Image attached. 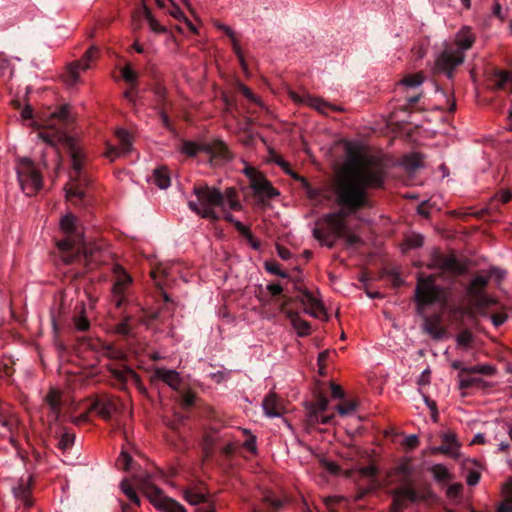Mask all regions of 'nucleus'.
<instances>
[{
  "mask_svg": "<svg viewBox=\"0 0 512 512\" xmlns=\"http://www.w3.org/2000/svg\"><path fill=\"white\" fill-rule=\"evenodd\" d=\"M264 266L266 271L271 274L280 276L282 278H286L288 276V274L281 269L280 264L275 261H266Z\"/></svg>",
  "mask_w": 512,
  "mask_h": 512,
  "instance_id": "de8ad7c7",
  "label": "nucleus"
},
{
  "mask_svg": "<svg viewBox=\"0 0 512 512\" xmlns=\"http://www.w3.org/2000/svg\"><path fill=\"white\" fill-rule=\"evenodd\" d=\"M238 89L249 101L259 106H262L261 100L256 95H254L253 92L247 86H245L244 84H239Z\"/></svg>",
  "mask_w": 512,
  "mask_h": 512,
  "instance_id": "3c124183",
  "label": "nucleus"
},
{
  "mask_svg": "<svg viewBox=\"0 0 512 512\" xmlns=\"http://www.w3.org/2000/svg\"><path fill=\"white\" fill-rule=\"evenodd\" d=\"M480 480V475L478 472L476 471H471L469 472V474L467 475V479H466V482L469 486H474L476 485Z\"/></svg>",
  "mask_w": 512,
  "mask_h": 512,
  "instance_id": "69168bd1",
  "label": "nucleus"
},
{
  "mask_svg": "<svg viewBox=\"0 0 512 512\" xmlns=\"http://www.w3.org/2000/svg\"><path fill=\"white\" fill-rule=\"evenodd\" d=\"M478 382H479V380L477 378H471V377L464 378V377L459 376V388L460 389L471 388L474 385H476Z\"/></svg>",
  "mask_w": 512,
  "mask_h": 512,
  "instance_id": "4d7b16f0",
  "label": "nucleus"
},
{
  "mask_svg": "<svg viewBox=\"0 0 512 512\" xmlns=\"http://www.w3.org/2000/svg\"><path fill=\"white\" fill-rule=\"evenodd\" d=\"M424 243V238L420 234H411L408 235L405 239V244L408 248H418L421 247Z\"/></svg>",
  "mask_w": 512,
  "mask_h": 512,
  "instance_id": "8fccbe9b",
  "label": "nucleus"
},
{
  "mask_svg": "<svg viewBox=\"0 0 512 512\" xmlns=\"http://www.w3.org/2000/svg\"><path fill=\"white\" fill-rule=\"evenodd\" d=\"M404 445L409 449H414L419 445V438L417 435H410L405 438Z\"/></svg>",
  "mask_w": 512,
  "mask_h": 512,
  "instance_id": "680f3d73",
  "label": "nucleus"
},
{
  "mask_svg": "<svg viewBox=\"0 0 512 512\" xmlns=\"http://www.w3.org/2000/svg\"><path fill=\"white\" fill-rule=\"evenodd\" d=\"M262 407L268 417H280L284 413L282 402L274 393H270L264 398Z\"/></svg>",
  "mask_w": 512,
  "mask_h": 512,
  "instance_id": "5701e85b",
  "label": "nucleus"
},
{
  "mask_svg": "<svg viewBox=\"0 0 512 512\" xmlns=\"http://www.w3.org/2000/svg\"><path fill=\"white\" fill-rule=\"evenodd\" d=\"M129 319L126 318L123 322L116 326V332L122 335H127L130 332Z\"/></svg>",
  "mask_w": 512,
  "mask_h": 512,
  "instance_id": "e2e57ef3",
  "label": "nucleus"
},
{
  "mask_svg": "<svg viewBox=\"0 0 512 512\" xmlns=\"http://www.w3.org/2000/svg\"><path fill=\"white\" fill-rule=\"evenodd\" d=\"M289 96L295 103L303 104L308 107L314 108L315 110L319 111L320 113L325 114L329 110H336V108L333 105L323 101L320 98L312 97L308 94H304L301 96L294 91H290Z\"/></svg>",
  "mask_w": 512,
  "mask_h": 512,
  "instance_id": "f3484780",
  "label": "nucleus"
},
{
  "mask_svg": "<svg viewBox=\"0 0 512 512\" xmlns=\"http://www.w3.org/2000/svg\"><path fill=\"white\" fill-rule=\"evenodd\" d=\"M71 161L73 172L70 174V182L66 185V199L72 202L74 205L78 204V200H82L85 197V191L83 184L86 179L81 177V169L83 166L84 156L78 149H71Z\"/></svg>",
  "mask_w": 512,
  "mask_h": 512,
  "instance_id": "6e6552de",
  "label": "nucleus"
},
{
  "mask_svg": "<svg viewBox=\"0 0 512 512\" xmlns=\"http://www.w3.org/2000/svg\"><path fill=\"white\" fill-rule=\"evenodd\" d=\"M144 14L151 31L155 33L166 32V28L153 17L151 11L148 8L144 9Z\"/></svg>",
  "mask_w": 512,
  "mask_h": 512,
  "instance_id": "58836bf2",
  "label": "nucleus"
},
{
  "mask_svg": "<svg viewBox=\"0 0 512 512\" xmlns=\"http://www.w3.org/2000/svg\"><path fill=\"white\" fill-rule=\"evenodd\" d=\"M512 199V193L509 190H503L496 194L494 197L495 201H499L502 204L509 202Z\"/></svg>",
  "mask_w": 512,
  "mask_h": 512,
  "instance_id": "052dcab7",
  "label": "nucleus"
},
{
  "mask_svg": "<svg viewBox=\"0 0 512 512\" xmlns=\"http://www.w3.org/2000/svg\"><path fill=\"white\" fill-rule=\"evenodd\" d=\"M74 440V434L64 433L59 440L58 446L61 450H66L73 445Z\"/></svg>",
  "mask_w": 512,
  "mask_h": 512,
  "instance_id": "603ef678",
  "label": "nucleus"
},
{
  "mask_svg": "<svg viewBox=\"0 0 512 512\" xmlns=\"http://www.w3.org/2000/svg\"><path fill=\"white\" fill-rule=\"evenodd\" d=\"M152 181L160 189H166L171 184L169 171L166 167L156 168L152 175Z\"/></svg>",
  "mask_w": 512,
  "mask_h": 512,
  "instance_id": "c756f323",
  "label": "nucleus"
},
{
  "mask_svg": "<svg viewBox=\"0 0 512 512\" xmlns=\"http://www.w3.org/2000/svg\"><path fill=\"white\" fill-rule=\"evenodd\" d=\"M113 271L116 280L113 284L112 292L115 295H122L131 284L132 278L121 265H115Z\"/></svg>",
  "mask_w": 512,
  "mask_h": 512,
  "instance_id": "4be33fe9",
  "label": "nucleus"
},
{
  "mask_svg": "<svg viewBox=\"0 0 512 512\" xmlns=\"http://www.w3.org/2000/svg\"><path fill=\"white\" fill-rule=\"evenodd\" d=\"M462 489H463V485L461 483L451 484L447 488L446 495L450 499H455L461 494Z\"/></svg>",
  "mask_w": 512,
  "mask_h": 512,
  "instance_id": "864d4df0",
  "label": "nucleus"
},
{
  "mask_svg": "<svg viewBox=\"0 0 512 512\" xmlns=\"http://www.w3.org/2000/svg\"><path fill=\"white\" fill-rule=\"evenodd\" d=\"M277 253H278V256L283 259V260H288L291 258L292 254L291 252L289 251V249H287L286 247L284 246H281V245H277Z\"/></svg>",
  "mask_w": 512,
  "mask_h": 512,
  "instance_id": "338daca9",
  "label": "nucleus"
},
{
  "mask_svg": "<svg viewBox=\"0 0 512 512\" xmlns=\"http://www.w3.org/2000/svg\"><path fill=\"white\" fill-rule=\"evenodd\" d=\"M393 502L390 512H403L407 502H418L426 499L424 493H418L410 484H403L392 491Z\"/></svg>",
  "mask_w": 512,
  "mask_h": 512,
  "instance_id": "f8f14e48",
  "label": "nucleus"
},
{
  "mask_svg": "<svg viewBox=\"0 0 512 512\" xmlns=\"http://www.w3.org/2000/svg\"><path fill=\"white\" fill-rule=\"evenodd\" d=\"M357 406H358L357 402H355L353 400H349L342 404L337 405L336 410L341 416H348V415H352L356 411Z\"/></svg>",
  "mask_w": 512,
  "mask_h": 512,
  "instance_id": "a19ab883",
  "label": "nucleus"
},
{
  "mask_svg": "<svg viewBox=\"0 0 512 512\" xmlns=\"http://www.w3.org/2000/svg\"><path fill=\"white\" fill-rule=\"evenodd\" d=\"M147 496L150 502L163 512H186L185 508L172 498L165 496L158 488L153 487Z\"/></svg>",
  "mask_w": 512,
  "mask_h": 512,
  "instance_id": "2eb2a0df",
  "label": "nucleus"
},
{
  "mask_svg": "<svg viewBox=\"0 0 512 512\" xmlns=\"http://www.w3.org/2000/svg\"><path fill=\"white\" fill-rule=\"evenodd\" d=\"M60 229L66 238L57 242L61 258L65 264L84 261L89 269H93L104 261L105 252L95 244L83 241V231L78 218L67 213L60 219Z\"/></svg>",
  "mask_w": 512,
  "mask_h": 512,
  "instance_id": "f03ea898",
  "label": "nucleus"
},
{
  "mask_svg": "<svg viewBox=\"0 0 512 512\" xmlns=\"http://www.w3.org/2000/svg\"><path fill=\"white\" fill-rule=\"evenodd\" d=\"M243 172L249 179L250 187L260 202L264 203L280 195L279 191L256 168L247 166Z\"/></svg>",
  "mask_w": 512,
  "mask_h": 512,
  "instance_id": "9d476101",
  "label": "nucleus"
},
{
  "mask_svg": "<svg viewBox=\"0 0 512 512\" xmlns=\"http://www.w3.org/2000/svg\"><path fill=\"white\" fill-rule=\"evenodd\" d=\"M346 221L341 213H328L316 223L313 236L321 245L332 248L345 232Z\"/></svg>",
  "mask_w": 512,
  "mask_h": 512,
  "instance_id": "423d86ee",
  "label": "nucleus"
},
{
  "mask_svg": "<svg viewBox=\"0 0 512 512\" xmlns=\"http://www.w3.org/2000/svg\"><path fill=\"white\" fill-rule=\"evenodd\" d=\"M434 266L455 275H461L467 270V266L453 255L439 257L435 260Z\"/></svg>",
  "mask_w": 512,
  "mask_h": 512,
  "instance_id": "a211bd4d",
  "label": "nucleus"
},
{
  "mask_svg": "<svg viewBox=\"0 0 512 512\" xmlns=\"http://www.w3.org/2000/svg\"><path fill=\"white\" fill-rule=\"evenodd\" d=\"M287 317L289 318L291 325L296 330L298 336L305 337L311 333L310 324L301 318L299 313L297 312H287Z\"/></svg>",
  "mask_w": 512,
  "mask_h": 512,
  "instance_id": "393cba45",
  "label": "nucleus"
},
{
  "mask_svg": "<svg viewBox=\"0 0 512 512\" xmlns=\"http://www.w3.org/2000/svg\"><path fill=\"white\" fill-rule=\"evenodd\" d=\"M488 282V277L478 275L472 279L467 287L469 304L465 308L464 312L470 318H475L478 315L485 316L487 314V309L496 303L494 298L488 296L484 292Z\"/></svg>",
  "mask_w": 512,
  "mask_h": 512,
  "instance_id": "39448f33",
  "label": "nucleus"
},
{
  "mask_svg": "<svg viewBox=\"0 0 512 512\" xmlns=\"http://www.w3.org/2000/svg\"><path fill=\"white\" fill-rule=\"evenodd\" d=\"M16 173L19 185L27 196H34L42 189V174L31 160L20 159L16 165Z\"/></svg>",
  "mask_w": 512,
  "mask_h": 512,
  "instance_id": "0eeeda50",
  "label": "nucleus"
},
{
  "mask_svg": "<svg viewBox=\"0 0 512 512\" xmlns=\"http://www.w3.org/2000/svg\"><path fill=\"white\" fill-rule=\"evenodd\" d=\"M442 445L437 447L435 450L444 454L454 455L459 447L457 442L456 434L453 432H446L442 436Z\"/></svg>",
  "mask_w": 512,
  "mask_h": 512,
  "instance_id": "cd10ccee",
  "label": "nucleus"
},
{
  "mask_svg": "<svg viewBox=\"0 0 512 512\" xmlns=\"http://www.w3.org/2000/svg\"><path fill=\"white\" fill-rule=\"evenodd\" d=\"M340 238H343L349 246H355L361 242V238L351 231L347 224H345V232H343Z\"/></svg>",
  "mask_w": 512,
  "mask_h": 512,
  "instance_id": "c03bdc74",
  "label": "nucleus"
},
{
  "mask_svg": "<svg viewBox=\"0 0 512 512\" xmlns=\"http://www.w3.org/2000/svg\"><path fill=\"white\" fill-rule=\"evenodd\" d=\"M153 379H158L165 382L169 387L174 390L179 389L181 385V378L177 371L157 367L154 370Z\"/></svg>",
  "mask_w": 512,
  "mask_h": 512,
  "instance_id": "aec40b11",
  "label": "nucleus"
},
{
  "mask_svg": "<svg viewBox=\"0 0 512 512\" xmlns=\"http://www.w3.org/2000/svg\"><path fill=\"white\" fill-rule=\"evenodd\" d=\"M169 276V269L165 265L161 264L151 271V277L154 279L158 286L161 285L158 278H166Z\"/></svg>",
  "mask_w": 512,
  "mask_h": 512,
  "instance_id": "09e8293b",
  "label": "nucleus"
},
{
  "mask_svg": "<svg viewBox=\"0 0 512 512\" xmlns=\"http://www.w3.org/2000/svg\"><path fill=\"white\" fill-rule=\"evenodd\" d=\"M123 79L131 85H137L138 74L132 69L130 64H126L122 69Z\"/></svg>",
  "mask_w": 512,
  "mask_h": 512,
  "instance_id": "37998d69",
  "label": "nucleus"
},
{
  "mask_svg": "<svg viewBox=\"0 0 512 512\" xmlns=\"http://www.w3.org/2000/svg\"><path fill=\"white\" fill-rule=\"evenodd\" d=\"M469 373H477V374H483L487 376L495 375L497 372V369L495 366L490 364H480L469 367Z\"/></svg>",
  "mask_w": 512,
  "mask_h": 512,
  "instance_id": "ea45409f",
  "label": "nucleus"
},
{
  "mask_svg": "<svg viewBox=\"0 0 512 512\" xmlns=\"http://www.w3.org/2000/svg\"><path fill=\"white\" fill-rule=\"evenodd\" d=\"M69 106L62 105L55 110L50 108L43 110L34 118L33 110L26 106L21 111L23 120H31L30 125L41 128L37 136L50 146H57L68 140L62 124L68 120Z\"/></svg>",
  "mask_w": 512,
  "mask_h": 512,
  "instance_id": "20e7f679",
  "label": "nucleus"
},
{
  "mask_svg": "<svg viewBox=\"0 0 512 512\" xmlns=\"http://www.w3.org/2000/svg\"><path fill=\"white\" fill-rule=\"evenodd\" d=\"M90 410L95 411L102 418H109L112 412V405L108 402H104L101 400H95L91 406Z\"/></svg>",
  "mask_w": 512,
  "mask_h": 512,
  "instance_id": "2f4dec72",
  "label": "nucleus"
},
{
  "mask_svg": "<svg viewBox=\"0 0 512 512\" xmlns=\"http://www.w3.org/2000/svg\"><path fill=\"white\" fill-rule=\"evenodd\" d=\"M115 135L119 140V146L107 145V150L104 153V156L110 161L130 152L132 148L130 134L125 129H117Z\"/></svg>",
  "mask_w": 512,
  "mask_h": 512,
  "instance_id": "dca6fc26",
  "label": "nucleus"
},
{
  "mask_svg": "<svg viewBox=\"0 0 512 512\" xmlns=\"http://www.w3.org/2000/svg\"><path fill=\"white\" fill-rule=\"evenodd\" d=\"M415 297L416 302L420 306L446 301L444 290L435 285V278L433 276L418 278Z\"/></svg>",
  "mask_w": 512,
  "mask_h": 512,
  "instance_id": "1a4fd4ad",
  "label": "nucleus"
},
{
  "mask_svg": "<svg viewBox=\"0 0 512 512\" xmlns=\"http://www.w3.org/2000/svg\"><path fill=\"white\" fill-rule=\"evenodd\" d=\"M131 457L126 452H121L120 456L117 459V466L123 470H128L131 464Z\"/></svg>",
  "mask_w": 512,
  "mask_h": 512,
  "instance_id": "5fc2aeb1",
  "label": "nucleus"
},
{
  "mask_svg": "<svg viewBox=\"0 0 512 512\" xmlns=\"http://www.w3.org/2000/svg\"><path fill=\"white\" fill-rule=\"evenodd\" d=\"M464 59L465 54L461 51L446 47L436 59V68L451 79L455 68L460 66L464 62Z\"/></svg>",
  "mask_w": 512,
  "mask_h": 512,
  "instance_id": "ddd939ff",
  "label": "nucleus"
},
{
  "mask_svg": "<svg viewBox=\"0 0 512 512\" xmlns=\"http://www.w3.org/2000/svg\"><path fill=\"white\" fill-rule=\"evenodd\" d=\"M430 471H431L433 477L435 478V480H437L439 482L446 481L451 478L450 472L442 464L433 465L431 467Z\"/></svg>",
  "mask_w": 512,
  "mask_h": 512,
  "instance_id": "f704fd0d",
  "label": "nucleus"
},
{
  "mask_svg": "<svg viewBox=\"0 0 512 512\" xmlns=\"http://www.w3.org/2000/svg\"><path fill=\"white\" fill-rule=\"evenodd\" d=\"M185 500L195 508L210 500L205 494L195 490H187L184 494Z\"/></svg>",
  "mask_w": 512,
  "mask_h": 512,
  "instance_id": "473e14b6",
  "label": "nucleus"
},
{
  "mask_svg": "<svg viewBox=\"0 0 512 512\" xmlns=\"http://www.w3.org/2000/svg\"><path fill=\"white\" fill-rule=\"evenodd\" d=\"M276 163L283 169V171L286 174L292 176L293 178H295L297 180H300L301 177L291 170L290 165L287 161H285L283 159H277Z\"/></svg>",
  "mask_w": 512,
  "mask_h": 512,
  "instance_id": "13d9d810",
  "label": "nucleus"
},
{
  "mask_svg": "<svg viewBox=\"0 0 512 512\" xmlns=\"http://www.w3.org/2000/svg\"><path fill=\"white\" fill-rule=\"evenodd\" d=\"M233 225L235 226L236 230L239 233H241L242 235H244L246 237H251L249 228L247 226H245L242 222L237 220V221H235V223Z\"/></svg>",
  "mask_w": 512,
  "mask_h": 512,
  "instance_id": "774afa93",
  "label": "nucleus"
},
{
  "mask_svg": "<svg viewBox=\"0 0 512 512\" xmlns=\"http://www.w3.org/2000/svg\"><path fill=\"white\" fill-rule=\"evenodd\" d=\"M472 341H473V335L468 330L461 331L456 337L457 345L464 347V348H468L470 346V344L472 343Z\"/></svg>",
  "mask_w": 512,
  "mask_h": 512,
  "instance_id": "49530a36",
  "label": "nucleus"
},
{
  "mask_svg": "<svg viewBox=\"0 0 512 512\" xmlns=\"http://www.w3.org/2000/svg\"><path fill=\"white\" fill-rule=\"evenodd\" d=\"M502 501L496 512H512V478L502 484Z\"/></svg>",
  "mask_w": 512,
  "mask_h": 512,
  "instance_id": "a878e982",
  "label": "nucleus"
},
{
  "mask_svg": "<svg viewBox=\"0 0 512 512\" xmlns=\"http://www.w3.org/2000/svg\"><path fill=\"white\" fill-rule=\"evenodd\" d=\"M114 377L121 383L132 382L136 385L140 392H145L146 389L141 381L140 376L131 368L123 367L121 369H115L113 371Z\"/></svg>",
  "mask_w": 512,
  "mask_h": 512,
  "instance_id": "412c9836",
  "label": "nucleus"
},
{
  "mask_svg": "<svg viewBox=\"0 0 512 512\" xmlns=\"http://www.w3.org/2000/svg\"><path fill=\"white\" fill-rule=\"evenodd\" d=\"M384 180L385 169L379 158L352 155L335 174L332 188L336 203L350 211L367 207L368 190L381 188Z\"/></svg>",
  "mask_w": 512,
  "mask_h": 512,
  "instance_id": "f257e3e1",
  "label": "nucleus"
},
{
  "mask_svg": "<svg viewBox=\"0 0 512 512\" xmlns=\"http://www.w3.org/2000/svg\"><path fill=\"white\" fill-rule=\"evenodd\" d=\"M194 512H215L214 505L211 500L206 501L194 509Z\"/></svg>",
  "mask_w": 512,
  "mask_h": 512,
  "instance_id": "0e129e2a",
  "label": "nucleus"
},
{
  "mask_svg": "<svg viewBox=\"0 0 512 512\" xmlns=\"http://www.w3.org/2000/svg\"><path fill=\"white\" fill-rule=\"evenodd\" d=\"M193 193L196 196L195 201H189V208L198 216L204 219L216 221L219 215L216 208L223 212L227 209L240 211L243 206L239 200L237 190L233 187L226 188L222 193L219 189L208 185H195Z\"/></svg>",
  "mask_w": 512,
  "mask_h": 512,
  "instance_id": "7ed1b4c3",
  "label": "nucleus"
},
{
  "mask_svg": "<svg viewBox=\"0 0 512 512\" xmlns=\"http://www.w3.org/2000/svg\"><path fill=\"white\" fill-rule=\"evenodd\" d=\"M99 57V48L91 46L81 59L74 61L68 65L64 81L69 86L76 85L80 80V73L90 68V63Z\"/></svg>",
  "mask_w": 512,
  "mask_h": 512,
  "instance_id": "9b49d317",
  "label": "nucleus"
},
{
  "mask_svg": "<svg viewBox=\"0 0 512 512\" xmlns=\"http://www.w3.org/2000/svg\"><path fill=\"white\" fill-rule=\"evenodd\" d=\"M215 26L219 30L223 31L230 38V40L232 42L233 50L236 53V55L238 56L241 66L243 67V69H246V62H245V59L241 52V47H240L239 41H238L233 29L225 24H222V23H216Z\"/></svg>",
  "mask_w": 512,
  "mask_h": 512,
  "instance_id": "bb28decb",
  "label": "nucleus"
},
{
  "mask_svg": "<svg viewBox=\"0 0 512 512\" xmlns=\"http://www.w3.org/2000/svg\"><path fill=\"white\" fill-rule=\"evenodd\" d=\"M300 181L302 182L303 186L306 189V194L310 200H317L319 197L322 196L324 190L319 188H312L307 180L305 178H300Z\"/></svg>",
  "mask_w": 512,
  "mask_h": 512,
  "instance_id": "a18cd8bd",
  "label": "nucleus"
},
{
  "mask_svg": "<svg viewBox=\"0 0 512 512\" xmlns=\"http://www.w3.org/2000/svg\"><path fill=\"white\" fill-rule=\"evenodd\" d=\"M13 493L17 498H20L24 501L25 505H31V502L28 500V488L13 487Z\"/></svg>",
  "mask_w": 512,
  "mask_h": 512,
  "instance_id": "6e6d98bb",
  "label": "nucleus"
},
{
  "mask_svg": "<svg viewBox=\"0 0 512 512\" xmlns=\"http://www.w3.org/2000/svg\"><path fill=\"white\" fill-rule=\"evenodd\" d=\"M298 299L303 305L304 311L310 316L315 318H324L326 316L325 308L318 292H312L307 289L302 290Z\"/></svg>",
  "mask_w": 512,
  "mask_h": 512,
  "instance_id": "4468645a",
  "label": "nucleus"
},
{
  "mask_svg": "<svg viewBox=\"0 0 512 512\" xmlns=\"http://www.w3.org/2000/svg\"><path fill=\"white\" fill-rule=\"evenodd\" d=\"M120 488L122 492L128 497V499L133 502L135 505H140V499L136 493V491L133 489V487L130 485L128 480H123L120 484Z\"/></svg>",
  "mask_w": 512,
  "mask_h": 512,
  "instance_id": "e433bc0d",
  "label": "nucleus"
},
{
  "mask_svg": "<svg viewBox=\"0 0 512 512\" xmlns=\"http://www.w3.org/2000/svg\"><path fill=\"white\" fill-rule=\"evenodd\" d=\"M423 327L425 332L436 340L443 338L446 333L445 328L440 325V318L438 316L425 318Z\"/></svg>",
  "mask_w": 512,
  "mask_h": 512,
  "instance_id": "b1692460",
  "label": "nucleus"
},
{
  "mask_svg": "<svg viewBox=\"0 0 512 512\" xmlns=\"http://www.w3.org/2000/svg\"><path fill=\"white\" fill-rule=\"evenodd\" d=\"M61 395L59 391L51 389L47 394L45 401L49 405L51 411L54 413L55 418L58 417L60 411Z\"/></svg>",
  "mask_w": 512,
  "mask_h": 512,
  "instance_id": "7c9ffc66",
  "label": "nucleus"
},
{
  "mask_svg": "<svg viewBox=\"0 0 512 512\" xmlns=\"http://www.w3.org/2000/svg\"><path fill=\"white\" fill-rule=\"evenodd\" d=\"M476 41V35L469 26H463L455 35L454 44L457 47V51H461L465 54V51L469 50Z\"/></svg>",
  "mask_w": 512,
  "mask_h": 512,
  "instance_id": "6ab92c4d",
  "label": "nucleus"
},
{
  "mask_svg": "<svg viewBox=\"0 0 512 512\" xmlns=\"http://www.w3.org/2000/svg\"><path fill=\"white\" fill-rule=\"evenodd\" d=\"M424 77L421 73H415L404 77L398 84V90L405 93L409 89L417 88L423 83Z\"/></svg>",
  "mask_w": 512,
  "mask_h": 512,
  "instance_id": "c85d7f7f",
  "label": "nucleus"
},
{
  "mask_svg": "<svg viewBox=\"0 0 512 512\" xmlns=\"http://www.w3.org/2000/svg\"><path fill=\"white\" fill-rule=\"evenodd\" d=\"M492 13L497 18L503 20L506 17V13L503 11L501 4L499 0H494L493 7H492Z\"/></svg>",
  "mask_w": 512,
  "mask_h": 512,
  "instance_id": "bf43d9fd",
  "label": "nucleus"
},
{
  "mask_svg": "<svg viewBox=\"0 0 512 512\" xmlns=\"http://www.w3.org/2000/svg\"><path fill=\"white\" fill-rule=\"evenodd\" d=\"M73 322L76 330L80 332H85L90 327L89 320L84 315V310H82L78 316L74 317Z\"/></svg>",
  "mask_w": 512,
  "mask_h": 512,
  "instance_id": "79ce46f5",
  "label": "nucleus"
},
{
  "mask_svg": "<svg viewBox=\"0 0 512 512\" xmlns=\"http://www.w3.org/2000/svg\"><path fill=\"white\" fill-rule=\"evenodd\" d=\"M205 149L204 146L192 142V141H184L181 147V152L186 154L187 156H196L200 151Z\"/></svg>",
  "mask_w": 512,
  "mask_h": 512,
  "instance_id": "c9c22d12",
  "label": "nucleus"
},
{
  "mask_svg": "<svg viewBox=\"0 0 512 512\" xmlns=\"http://www.w3.org/2000/svg\"><path fill=\"white\" fill-rule=\"evenodd\" d=\"M402 163L406 169L414 171L423 165V158L418 153H412L405 156Z\"/></svg>",
  "mask_w": 512,
  "mask_h": 512,
  "instance_id": "72a5a7b5",
  "label": "nucleus"
},
{
  "mask_svg": "<svg viewBox=\"0 0 512 512\" xmlns=\"http://www.w3.org/2000/svg\"><path fill=\"white\" fill-rule=\"evenodd\" d=\"M240 432L246 437L244 442L242 443V446L247 449L251 453H256L257 451V444H256V437L251 434V432L247 429H241Z\"/></svg>",
  "mask_w": 512,
  "mask_h": 512,
  "instance_id": "4c0bfd02",
  "label": "nucleus"
}]
</instances>
